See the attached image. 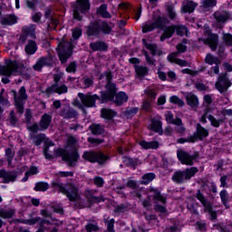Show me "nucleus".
I'll return each mask as SVG.
<instances>
[{
    "instance_id": "nucleus-1",
    "label": "nucleus",
    "mask_w": 232,
    "mask_h": 232,
    "mask_svg": "<svg viewBox=\"0 0 232 232\" xmlns=\"http://www.w3.org/2000/svg\"><path fill=\"white\" fill-rule=\"evenodd\" d=\"M53 188H54L56 191H59V193L66 195L69 200H79V188L73 184L63 186V184L53 182Z\"/></svg>"
},
{
    "instance_id": "nucleus-2",
    "label": "nucleus",
    "mask_w": 232,
    "mask_h": 232,
    "mask_svg": "<svg viewBox=\"0 0 232 232\" xmlns=\"http://www.w3.org/2000/svg\"><path fill=\"white\" fill-rule=\"evenodd\" d=\"M58 54L61 63H64L70 57H72V51L73 50V44L66 40L63 39L57 47Z\"/></svg>"
},
{
    "instance_id": "nucleus-3",
    "label": "nucleus",
    "mask_w": 232,
    "mask_h": 232,
    "mask_svg": "<svg viewBox=\"0 0 232 232\" xmlns=\"http://www.w3.org/2000/svg\"><path fill=\"white\" fill-rule=\"evenodd\" d=\"M19 73V62L9 61L5 65L0 66V75L5 77H12V75H17Z\"/></svg>"
},
{
    "instance_id": "nucleus-4",
    "label": "nucleus",
    "mask_w": 232,
    "mask_h": 232,
    "mask_svg": "<svg viewBox=\"0 0 232 232\" xmlns=\"http://www.w3.org/2000/svg\"><path fill=\"white\" fill-rule=\"evenodd\" d=\"M175 30L177 32L178 35H188V28L184 25H172L169 27H167L163 33V34L160 37V41H166V39H169L173 34H175Z\"/></svg>"
},
{
    "instance_id": "nucleus-5",
    "label": "nucleus",
    "mask_w": 232,
    "mask_h": 232,
    "mask_svg": "<svg viewBox=\"0 0 232 232\" xmlns=\"http://www.w3.org/2000/svg\"><path fill=\"white\" fill-rule=\"evenodd\" d=\"M188 47L184 44H179L177 45V53H172L168 56V61L169 63H174V64H179V66H188V62L184 60L178 59L179 53H184Z\"/></svg>"
},
{
    "instance_id": "nucleus-6",
    "label": "nucleus",
    "mask_w": 232,
    "mask_h": 232,
    "mask_svg": "<svg viewBox=\"0 0 232 232\" xmlns=\"http://www.w3.org/2000/svg\"><path fill=\"white\" fill-rule=\"evenodd\" d=\"M55 157H62L63 160H65V162H67L69 166H75V163L79 159V154H77V152L66 154V152H64V150L57 149L55 150Z\"/></svg>"
},
{
    "instance_id": "nucleus-7",
    "label": "nucleus",
    "mask_w": 232,
    "mask_h": 232,
    "mask_svg": "<svg viewBox=\"0 0 232 232\" xmlns=\"http://www.w3.org/2000/svg\"><path fill=\"white\" fill-rule=\"evenodd\" d=\"M88 10H90V2H88V0H77V5L73 10L74 19L81 21L82 19L81 14H84V12H88Z\"/></svg>"
},
{
    "instance_id": "nucleus-8",
    "label": "nucleus",
    "mask_w": 232,
    "mask_h": 232,
    "mask_svg": "<svg viewBox=\"0 0 232 232\" xmlns=\"http://www.w3.org/2000/svg\"><path fill=\"white\" fill-rule=\"evenodd\" d=\"M82 158L89 162H99V164H102L108 160V157L104 156L102 152H84Z\"/></svg>"
},
{
    "instance_id": "nucleus-9",
    "label": "nucleus",
    "mask_w": 232,
    "mask_h": 232,
    "mask_svg": "<svg viewBox=\"0 0 232 232\" xmlns=\"http://www.w3.org/2000/svg\"><path fill=\"white\" fill-rule=\"evenodd\" d=\"M78 97L81 101V102L85 106L86 108H93L95 106V102L99 99V96L97 95H92V94H82L78 93Z\"/></svg>"
},
{
    "instance_id": "nucleus-10",
    "label": "nucleus",
    "mask_w": 232,
    "mask_h": 232,
    "mask_svg": "<svg viewBox=\"0 0 232 232\" xmlns=\"http://www.w3.org/2000/svg\"><path fill=\"white\" fill-rule=\"evenodd\" d=\"M205 35H207L208 37L199 38L198 41H203L205 44H208L211 50H217V44H218V35L211 34V32L209 31L205 32Z\"/></svg>"
},
{
    "instance_id": "nucleus-11",
    "label": "nucleus",
    "mask_w": 232,
    "mask_h": 232,
    "mask_svg": "<svg viewBox=\"0 0 232 232\" xmlns=\"http://www.w3.org/2000/svg\"><path fill=\"white\" fill-rule=\"evenodd\" d=\"M208 113H211V110H208L205 111V113L199 119L200 122H202V124H206L208 119L214 128H218L220 126V123L224 121V118L220 117L218 120H217L215 117L209 115Z\"/></svg>"
},
{
    "instance_id": "nucleus-12",
    "label": "nucleus",
    "mask_w": 232,
    "mask_h": 232,
    "mask_svg": "<svg viewBox=\"0 0 232 232\" xmlns=\"http://www.w3.org/2000/svg\"><path fill=\"white\" fill-rule=\"evenodd\" d=\"M208 135H209V131L206 128L202 127L200 123H198L197 131L196 133H194L193 136L189 137L188 142H195L196 139H198L199 140H203Z\"/></svg>"
},
{
    "instance_id": "nucleus-13",
    "label": "nucleus",
    "mask_w": 232,
    "mask_h": 232,
    "mask_svg": "<svg viewBox=\"0 0 232 232\" xmlns=\"http://www.w3.org/2000/svg\"><path fill=\"white\" fill-rule=\"evenodd\" d=\"M231 86V82L226 77V74L221 75L216 83V88L220 93L227 92V88Z\"/></svg>"
},
{
    "instance_id": "nucleus-14",
    "label": "nucleus",
    "mask_w": 232,
    "mask_h": 232,
    "mask_svg": "<svg viewBox=\"0 0 232 232\" xmlns=\"http://www.w3.org/2000/svg\"><path fill=\"white\" fill-rule=\"evenodd\" d=\"M177 156L181 164H185L186 166H193V160L195 158L189 155V153L180 150H178Z\"/></svg>"
},
{
    "instance_id": "nucleus-15",
    "label": "nucleus",
    "mask_w": 232,
    "mask_h": 232,
    "mask_svg": "<svg viewBox=\"0 0 232 232\" xmlns=\"http://www.w3.org/2000/svg\"><path fill=\"white\" fill-rule=\"evenodd\" d=\"M26 99H28V96L26 95V89H24V87H21L19 90V97L16 98V96H14L15 107L19 113H23V102H21L26 101Z\"/></svg>"
},
{
    "instance_id": "nucleus-16",
    "label": "nucleus",
    "mask_w": 232,
    "mask_h": 232,
    "mask_svg": "<svg viewBox=\"0 0 232 232\" xmlns=\"http://www.w3.org/2000/svg\"><path fill=\"white\" fill-rule=\"evenodd\" d=\"M197 198L201 202V204H203L206 211H208V213L210 215L211 220H215L217 218V212L213 210V208H211V204L206 202V199L204 198V196L200 193V191L197 193Z\"/></svg>"
},
{
    "instance_id": "nucleus-17",
    "label": "nucleus",
    "mask_w": 232,
    "mask_h": 232,
    "mask_svg": "<svg viewBox=\"0 0 232 232\" xmlns=\"http://www.w3.org/2000/svg\"><path fill=\"white\" fill-rule=\"evenodd\" d=\"M107 92L102 95V101H113V97H115V85L111 82H108L106 85Z\"/></svg>"
},
{
    "instance_id": "nucleus-18",
    "label": "nucleus",
    "mask_w": 232,
    "mask_h": 232,
    "mask_svg": "<svg viewBox=\"0 0 232 232\" xmlns=\"http://www.w3.org/2000/svg\"><path fill=\"white\" fill-rule=\"evenodd\" d=\"M162 26V18H158L155 22H148L142 26L143 34H147V32H151L155 30V28H160Z\"/></svg>"
},
{
    "instance_id": "nucleus-19",
    "label": "nucleus",
    "mask_w": 232,
    "mask_h": 232,
    "mask_svg": "<svg viewBox=\"0 0 232 232\" xmlns=\"http://www.w3.org/2000/svg\"><path fill=\"white\" fill-rule=\"evenodd\" d=\"M198 5L193 1L185 0L181 6V12L183 14H193L195 12V8H197Z\"/></svg>"
},
{
    "instance_id": "nucleus-20",
    "label": "nucleus",
    "mask_w": 232,
    "mask_h": 232,
    "mask_svg": "<svg viewBox=\"0 0 232 232\" xmlns=\"http://www.w3.org/2000/svg\"><path fill=\"white\" fill-rule=\"evenodd\" d=\"M214 17L217 23H226V21H229L232 19L231 14L227 13V11H217L214 14Z\"/></svg>"
},
{
    "instance_id": "nucleus-21",
    "label": "nucleus",
    "mask_w": 232,
    "mask_h": 232,
    "mask_svg": "<svg viewBox=\"0 0 232 232\" xmlns=\"http://www.w3.org/2000/svg\"><path fill=\"white\" fill-rule=\"evenodd\" d=\"M0 179H3V182L8 184V182L15 181V179H17V174H15V172H6V170L2 169L0 171Z\"/></svg>"
},
{
    "instance_id": "nucleus-22",
    "label": "nucleus",
    "mask_w": 232,
    "mask_h": 232,
    "mask_svg": "<svg viewBox=\"0 0 232 232\" xmlns=\"http://www.w3.org/2000/svg\"><path fill=\"white\" fill-rule=\"evenodd\" d=\"M186 99L187 104L190 106V108H198V98L195 94L188 93Z\"/></svg>"
},
{
    "instance_id": "nucleus-23",
    "label": "nucleus",
    "mask_w": 232,
    "mask_h": 232,
    "mask_svg": "<svg viewBox=\"0 0 232 232\" xmlns=\"http://www.w3.org/2000/svg\"><path fill=\"white\" fill-rule=\"evenodd\" d=\"M139 144L143 150H157L159 148V142L157 141L148 142L146 140H140Z\"/></svg>"
},
{
    "instance_id": "nucleus-24",
    "label": "nucleus",
    "mask_w": 232,
    "mask_h": 232,
    "mask_svg": "<svg viewBox=\"0 0 232 232\" xmlns=\"http://www.w3.org/2000/svg\"><path fill=\"white\" fill-rule=\"evenodd\" d=\"M150 193H152L154 200H156L157 202H161V204H166V196L161 195L159 190L155 188H150Z\"/></svg>"
},
{
    "instance_id": "nucleus-25",
    "label": "nucleus",
    "mask_w": 232,
    "mask_h": 232,
    "mask_svg": "<svg viewBox=\"0 0 232 232\" xmlns=\"http://www.w3.org/2000/svg\"><path fill=\"white\" fill-rule=\"evenodd\" d=\"M25 52L29 55H34L37 52V44L32 40H28V44L25 45Z\"/></svg>"
},
{
    "instance_id": "nucleus-26",
    "label": "nucleus",
    "mask_w": 232,
    "mask_h": 232,
    "mask_svg": "<svg viewBox=\"0 0 232 232\" xmlns=\"http://www.w3.org/2000/svg\"><path fill=\"white\" fill-rule=\"evenodd\" d=\"M114 102L118 106H121V104H123L124 102H128V94H126V92H119L116 95Z\"/></svg>"
},
{
    "instance_id": "nucleus-27",
    "label": "nucleus",
    "mask_w": 232,
    "mask_h": 232,
    "mask_svg": "<svg viewBox=\"0 0 232 232\" xmlns=\"http://www.w3.org/2000/svg\"><path fill=\"white\" fill-rule=\"evenodd\" d=\"M50 122H52V117L48 114H44L40 121V128H42V130H48Z\"/></svg>"
},
{
    "instance_id": "nucleus-28",
    "label": "nucleus",
    "mask_w": 232,
    "mask_h": 232,
    "mask_svg": "<svg viewBox=\"0 0 232 232\" xmlns=\"http://www.w3.org/2000/svg\"><path fill=\"white\" fill-rule=\"evenodd\" d=\"M166 121L169 122V124H175V126H180L182 124V120L177 118L176 120L173 119V113L171 112H167L165 114Z\"/></svg>"
},
{
    "instance_id": "nucleus-29",
    "label": "nucleus",
    "mask_w": 232,
    "mask_h": 232,
    "mask_svg": "<svg viewBox=\"0 0 232 232\" xmlns=\"http://www.w3.org/2000/svg\"><path fill=\"white\" fill-rule=\"evenodd\" d=\"M150 130L157 133H162V121L160 120H152Z\"/></svg>"
},
{
    "instance_id": "nucleus-30",
    "label": "nucleus",
    "mask_w": 232,
    "mask_h": 232,
    "mask_svg": "<svg viewBox=\"0 0 232 232\" xmlns=\"http://www.w3.org/2000/svg\"><path fill=\"white\" fill-rule=\"evenodd\" d=\"M15 23H17V17L15 15L5 16L1 20L2 24H8L9 26L15 24Z\"/></svg>"
},
{
    "instance_id": "nucleus-31",
    "label": "nucleus",
    "mask_w": 232,
    "mask_h": 232,
    "mask_svg": "<svg viewBox=\"0 0 232 232\" xmlns=\"http://www.w3.org/2000/svg\"><path fill=\"white\" fill-rule=\"evenodd\" d=\"M50 60L47 58H42L40 59L34 65V70H35L36 72L41 71V69L43 68V66H46V64H49Z\"/></svg>"
},
{
    "instance_id": "nucleus-32",
    "label": "nucleus",
    "mask_w": 232,
    "mask_h": 232,
    "mask_svg": "<svg viewBox=\"0 0 232 232\" xmlns=\"http://www.w3.org/2000/svg\"><path fill=\"white\" fill-rule=\"evenodd\" d=\"M117 113L110 109H102V117L103 119H113Z\"/></svg>"
},
{
    "instance_id": "nucleus-33",
    "label": "nucleus",
    "mask_w": 232,
    "mask_h": 232,
    "mask_svg": "<svg viewBox=\"0 0 232 232\" xmlns=\"http://www.w3.org/2000/svg\"><path fill=\"white\" fill-rule=\"evenodd\" d=\"M23 32H24V34H26L30 37L34 38L35 37V25L31 24V25L24 26V27H23Z\"/></svg>"
},
{
    "instance_id": "nucleus-34",
    "label": "nucleus",
    "mask_w": 232,
    "mask_h": 232,
    "mask_svg": "<svg viewBox=\"0 0 232 232\" xmlns=\"http://www.w3.org/2000/svg\"><path fill=\"white\" fill-rule=\"evenodd\" d=\"M185 172V179L186 180H189L191 177H195V174L198 172V169L192 167L190 169H188Z\"/></svg>"
},
{
    "instance_id": "nucleus-35",
    "label": "nucleus",
    "mask_w": 232,
    "mask_h": 232,
    "mask_svg": "<svg viewBox=\"0 0 232 232\" xmlns=\"http://www.w3.org/2000/svg\"><path fill=\"white\" fill-rule=\"evenodd\" d=\"M91 48L94 52H97L99 50H106V44H104L103 42L92 43L91 44Z\"/></svg>"
},
{
    "instance_id": "nucleus-36",
    "label": "nucleus",
    "mask_w": 232,
    "mask_h": 232,
    "mask_svg": "<svg viewBox=\"0 0 232 232\" xmlns=\"http://www.w3.org/2000/svg\"><path fill=\"white\" fill-rule=\"evenodd\" d=\"M172 179L174 182H184L186 180V174L184 171L176 172Z\"/></svg>"
},
{
    "instance_id": "nucleus-37",
    "label": "nucleus",
    "mask_w": 232,
    "mask_h": 232,
    "mask_svg": "<svg viewBox=\"0 0 232 232\" xmlns=\"http://www.w3.org/2000/svg\"><path fill=\"white\" fill-rule=\"evenodd\" d=\"M90 130L93 135H101L102 133L103 129L101 124H92L90 126Z\"/></svg>"
},
{
    "instance_id": "nucleus-38",
    "label": "nucleus",
    "mask_w": 232,
    "mask_h": 232,
    "mask_svg": "<svg viewBox=\"0 0 232 232\" xmlns=\"http://www.w3.org/2000/svg\"><path fill=\"white\" fill-rule=\"evenodd\" d=\"M145 95H147V98L149 101H155L157 99V92H155V89L148 88L145 90Z\"/></svg>"
},
{
    "instance_id": "nucleus-39",
    "label": "nucleus",
    "mask_w": 232,
    "mask_h": 232,
    "mask_svg": "<svg viewBox=\"0 0 232 232\" xmlns=\"http://www.w3.org/2000/svg\"><path fill=\"white\" fill-rule=\"evenodd\" d=\"M52 92H55L61 95L62 93H66V92H68V87H66V85H61L59 87L57 85H53L52 87Z\"/></svg>"
},
{
    "instance_id": "nucleus-40",
    "label": "nucleus",
    "mask_w": 232,
    "mask_h": 232,
    "mask_svg": "<svg viewBox=\"0 0 232 232\" xmlns=\"http://www.w3.org/2000/svg\"><path fill=\"white\" fill-rule=\"evenodd\" d=\"M107 10V6H106V5H101L100 7H99V9H98V14H100V15L102 16V17H105V18H110V17H111V15L110 14V13H108V11H106Z\"/></svg>"
},
{
    "instance_id": "nucleus-41",
    "label": "nucleus",
    "mask_w": 232,
    "mask_h": 232,
    "mask_svg": "<svg viewBox=\"0 0 232 232\" xmlns=\"http://www.w3.org/2000/svg\"><path fill=\"white\" fill-rule=\"evenodd\" d=\"M205 61L208 64H220V60L211 54H208Z\"/></svg>"
},
{
    "instance_id": "nucleus-42",
    "label": "nucleus",
    "mask_w": 232,
    "mask_h": 232,
    "mask_svg": "<svg viewBox=\"0 0 232 232\" xmlns=\"http://www.w3.org/2000/svg\"><path fill=\"white\" fill-rule=\"evenodd\" d=\"M88 35H97L99 34V25L92 24L88 27L87 30Z\"/></svg>"
},
{
    "instance_id": "nucleus-43",
    "label": "nucleus",
    "mask_w": 232,
    "mask_h": 232,
    "mask_svg": "<svg viewBox=\"0 0 232 232\" xmlns=\"http://www.w3.org/2000/svg\"><path fill=\"white\" fill-rule=\"evenodd\" d=\"M154 179H155V175L153 173L145 174L142 177L141 184H145V185L150 184V182H151Z\"/></svg>"
},
{
    "instance_id": "nucleus-44",
    "label": "nucleus",
    "mask_w": 232,
    "mask_h": 232,
    "mask_svg": "<svg viewBox=\"0 0 232 232\" xmlns=\"http://www.w3.org/2000/svg\"><path fill=\"white\" fill-rule=\"evenodd\" d=\"M50 187L46 182H38L34 187L35 191H46Z\"/></svg>"
},
{
    "instance_id": "nucleus-45",
    "label": "nucleus",
    "mask_w": 232,
    "mask_h": 232,
    "mask_svg": "<svg viewBox=\"0 0 232 232\" xmlns=\"http://www.w3.org/2000/svg\"><path fill=\"white\" fill-rule=\"evenodd\" d=\"M216 5H217L216 0H205L202 2V6L205 10L213 8V6H216Z\"/></svg>"
},
{
    "instance_id": "nucleus-46",
    "label": "nucleus",
    "mask_w": 232,
    "mask_h": 232,
    "mask_svg": "<svg viewBox=\"0 0 232 232\" xmlns=\"http://www.w3.org/2000/svg\"><path fill=\"white\" fill-rule=\"evenodd\" d=\"M142 43L146 46V49L150 50L152 55H155L157 52V45L146 43V39H142Z\"/></svg>"
},
{
    "instance_id": "nucleus-47",
    "label": "nucleus",
    "mask_w": 232,
    "mask_h": 232,
    "mask_svg": "<svg viewBox=\"0 0 232 232\" xmlns=\"http://www.w3.org/2000/svg\"><path fill=\"white\" fill-rule=\"evenodd\" d=\"M15 153L12 149H6L5 150V157L7 159L9 166L12 165V160H14Z\"/></svg>"
},
{
    "instance_id": "nucleus-48",
    "label": "nucleus",
    "mask_w": 232,
    "mask_h": 232,
    "mask_svg": "<svg viewBox=\"0 0 232 232\" xmlns=\"http://www.w3.org/2000/svg\"><path fill=\"white\" fill-rule=\"evenodd\" d=\"M136 73L140 77H142L148 73V68L144 66H135Z\"/></svg>"
},
{
    "instance_id": "nucleus-49",
    "label": "nucleus",
    "mask_w": 232,
    "mask_h": 232,
    "mask_svg": "<svg viewBox=\"0 0 232 232\" xmlns=\"http://www.w3.org/2000/svg\"><path fill=\"white\" fill-rule=\"evenodd\" d=\"M169 102H172V104H178V106H184V101L180 100L178 96H171L169 98Z\"/></svg>"
},
{
    "instance_id": "nucleus-50",
    "label": "nucleus",
    "mask_w": 232,
    "mask_h": 232,
    "mask_svg": "<svg viewBox=\"0 0 232 232\" xmlns=\"http://www.w3.org/2000/svg\"><path fill=\"white\" fill-rule=\"evenodd\" d=\"M72 39L77 40L79 39V37H81V35H82V29L76 27L72 29Z\"/></svg>"
},
{
    "instance_id": "nucleus-51",
    "label": "nucleus",
    "mask_w": 232,
    "mask_h": 232,
    "mask_svg": "<svg viewBox=\"0 0 232 232\" xmlns=\"http://www.w3.org/2000/svg\"><path fill=\"white\" fill-rule=\"evenodd\" d=\"M14 216V211H5V210H0V217L2 218H10L11 217Z\"/></svg>"
},
{
    "instance_id": "nucleus-52",
    "label": "nucleus",
    "mask_w": 232,
    "mask_h": 232,
    "mask_svg": "<svg viewBox=\"0 0 232 232\" xmlns=\"http://www.w3.org/2000/svg\"><path fill=\"white\" fill-rule=\"evenodd\" d=\"M77 70V64L75 63H71L67 68H66V72L68 73H75V71Z\"/></svg>"
},
{
    "instance_id": "nucleus-53",
    "label": "nucleus",
    "mask_w": 232,
    "mask_h": 232,
    "mask_svg": "<svg viewBox=\"0 0 232 232\" xmlns=\"http://www.w3.org/2000/svg\"><path fill=\"white\" fill-rule=\"evenodd\" d=\"M223 41L227 44L228 46H232V35L229 34H225L223 35Z\"/></svg>"
},
{
    "instance_id": "nucleus-54",
    "label": "nucleus",
    "mask_w": 232,
    "mask_h": 232,
    "mask_svg": "<svg viewBox=\"0 0 232 232\" xmlns=\"http://www.w3.org/2000/svg\"><path fill=\"white\" fill-rule=\"evenodd\" d=\"M221 114L223 115L221 119H224L226 121V117H231L232 116V110L231 109H224L221 111Z\"/></svg>"
},
{
    "instance_id": "nucleus-55",
    "label": "nucleus",
    "mask_w": 232,
    "mask_h": 232,
    "mask_svg": "<svg viewBox=\"0 0 232 232\" xmlns=\"http://www.w3.org/2000/svg\"><path fill=\"white\" fill-rule=\"evenodd\" d=\"M82 82L84 84V88H90L93 84V81L91 78L84 77L82 78Z\"/></svg>"
},
{
    "instance_id": "nucleus-56",
    "label": "nucleus",
    "mask_w": 232,
    "mask_h": 232,
    "mask_svg": "<svg viewBox=\"0 0 232 232\" xmlns=\"http://www.w3.org/2000/svg\"><path fill=\"white\" fill-rule=\"evenodd\" d=\"M220 197L223 204L227 206V192L226 190H223L220 192Z\"/></svg>"
},
{
    "instance_id": "nucleus-57",
    "label": "nucleus",
    "mask_w": 232,
    "mask_h": 232,
    "mask_svg": "<svg viewBox=\"0 0 232 232\" xmlns=\"http://www.w3.org/2000/svg\"><path fill=\"white\" fill-rule=\"evenodd\" d=\"M94 184L98 188H101L104 184V179H102V178H101V177H96V178H94Z\"/></svg>"
},
{
    "instance_id": "nucleus-58",
    "label": "nucleus",
    "mask_w": 232,
    "mask_h": 232,
    "mask_svg": "<svg viewBox=\"0 0 232 232\" xmlns=\"http://www.w3.org/2000/svg\"><path fill=\"white\" fill-rule=\"evenodd\" d=\"M86 231L88 232H92V231H97V229H99V227H97V225L95 224H88L85 227Z\"/></svg>"
},
{
    "instance_id": "nucleus-59",
    "label": "nucleus",
    "mask_w": 232,
    "mask_h": 232,
    "mask_svg": "<svg viewBox=\"0 0 232 232\" xmlns=\"http://www.w3.org/2000/svg\"><path fill=\"white\" fill-rule=\"evenodd\" d=\"M167 10L169 17H170V19H175L177 14L175 13V11H173V6H169Z\"/></svg>"
},
{
    "instance_id": "nucleus-60",
    "label": "nucleus",
    "mask_w": 232,
    "mask_h": 232,
    "mask_svg": "<svg viewBox=\"0 0 232 232\" xmlns=\"http://www.w3.org/2000/svg\"><path fill=\"white\" fill-rule=\"evenodd\" d=\"M113 224H115V219H111L108 223H107V229L110 232H115V230L113 229Z\"/></svg>"
},
{
    "instance_id": "nucleus-61",
    "label": "nucleus",
    "mask_w": 232,
    "mask_h": 232,
    "mask_svg": "<svg viewBox=\"0 0 232 232\" xmlns=\"http://www.w3.org/2000/svg\"><path fill=\"white\" fill-rule=\"evenodd\" d=\"M102 28L104 34H110V32H111V27H110L109 24L106 23H103L102 24Z\"/></svg>"
},
{
    "instance_id": "nucleus-62",
    "label": "nucleus",
    "mask_w": 232,
    "mask_h": 232,
    "mask_svg": "<svg viewBox=\"0 0 232 232\" xmlns=\"http://www.w3.org/2000/svg\"><path fill=\"white\" fill-rule=\"evenodd\" d=\"M39 222V218H32V219H27L24 221V224H28V226H34V224H37Z\"/></svg>"
},
{
    "instance_id": "nucleus-63",
    "label": "nucleus",
    "mask_w": 232,
    "mask_h": 232,
    "mask_svg": "<svg viewBox=\"0 0 232 232\" xmlns=\"http://www.w3.org/2000/svg\"><path fill=\"white\" fill-rule=\"evenodd\" d=\"M29 175H37V168L32 167L30 170L25 173V177H28Z\"/></svg>"
},
{
    "instance_id": "nucleus-64",
    "label": "nucleus",
    "mask_w": 232,
    "mask_h": 232,
    "mask_svg": "<svg viewBox=\"0 0 232 232\" xmlns=\"http://www.w3.org/2000/svg\"><path fill=\"white\" fill-rule=\"evenodd\" d=\"M158 104L159 106H162L163 104H166V96H160L158 98Z\"/></svg>"
}]
</instances>
